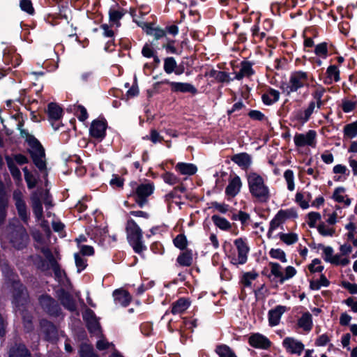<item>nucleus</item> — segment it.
Wrapping results in <instances>:
<instances>
[{
	"mask_svg": "<svg viewBox=\"0 0 357 357\" xmlns=\"http://www.w3.org/2000/svg\"><path fill=\"white\" fill-rule=\"evenodd\" d=\"M20 133L22 137H26V141L30 146L29 151L34 165L39 171L44 174V176H47V173L45 149L40 142L33 136L30 135L26 130H21Z\"/></svg>",
	"mask_w": 357,
	"mask_h": 357,
	"instance_id": "nucleus-1",
	"label": "nucleus"
},
{
	"mask_svg": "<svg viewBox=\"0 0 357 357\" xmlns=\"http://www.w3.org/2000/svg\"><path fill=\"white\" fill-rule=\"evenodd\" d=\"M6 238L17 250L25 248L29 241V235L26 229L21 225H10L6 228Z\"/></svg>",
	"mask_w": 357,
	"mask_h": 357,
	"instance_id": "nucleus-2",
	"label": "nucleus"
},
{
	"mask_svg": "<svg viewBox=\"0 0 357 357\" xmlns=\"http://www.w3.org/2000/svg\"><path fill=\"white\" fill-rule=\"evenodd\" d=\"M248 183L250 193L261 202H266L269 197V190L265 185L264 179L256 173H250Z\"/></svg>",
	"mask_w": 357,
	"mask_h": 357,
	"instance_id": "nucleus-3",
	"label": "nucleus"
},
{
	"mask_svg": "<svg viewBox=\"0 0 357 357\" xmlns=\"http://www.w3.org/2000/svg\"><path fill=\"white\" fill-rule=\"evenodd\" d=\"M11 287L15 310L29 307L31 301L26 287L19 280H13Z\"/></svg>",
	"mask_w": 357,
	"mask_h": 357,
	"instance_id": "nucleus-4",
	"label": "nucleus"
},
{
	"mask_svg": "<svg viewBox=\"0 0 357 357\" xmlns=\"http://www.w3.org/2000/svg\"><path fill=\"white\" fill-rule=\"evenodd\" d=\"M127 238L134 250L139 253L145 249L142 242V232L133 220H129L126 224Z\"/></svg>",
	"mask_w": 357,
	"mask_h": 357,
	"instance_id": "nucleus-5",
	"label": "nucleus"
},
{
	"mask_svg": "<svg viewBox=\"0 0 357 357\" xmlns=\"http://www.w3.org/2000/svg\"><path fill=\"white\" fill-rule=\"evenodd\" d=\"M38 302L42 309L50 316L59 317L61 308L58 302L48 294H42L38 297Z\"/></svg>",
	"mask_w": 357,
	"mask_h": 357,
	"instance_id": "nucleus-6",
	"label": "nucleus"
},
{
	"mask_svg": "<svg viewBox=\"0 0 357 357\" xmlns=\"http://www.w3.org/2000/svg\"><path fill=\"white\" fill-rule=\"evenodd\" d=\"M153 190L154 185L152 183H142L137 186L130 197H133L136 203L142 207L147 203V198L153 193Z\"/></svg>",
	"mask_w": 357,
	"mask_h": 357,
	"instance_id": "nucleus-7",
	"label": "nucleus"
},
{
	"mask_svg": "<svg viewBox=\"0 0 357 357\" xmlns=\"http://www.w3.org/2000/svg\"><path fill=\"white\" fill-rule=\"evenodd\" d=\"M307 81V75L305 73L296 72L291 75L289 82L282 86L287 94L296 91L298 89L303 87Z\"/></svg>",
	"mask_w": 357,
	"mask_h": 357,
	"instance_id": "nucleus-8",
	"label": "nucleus"
},
{
	"mask_svg": "<svg viewBox=\"0 0 357 357\" xmlns=\"http://www.w3.org/2000/svg\"><path fill=\"white\" fill-rule=\"evenodd\" d=\"M13 197L20 218L26 224L29 220V215L22 193L20 190H15Z\"/></svg>",
	"mask_w": 357,
	"mask_h": 357,
	"instance_id": "nucleus-9",
	"label": "nucleus"
},
{
	"mask_svg": "<svg viewBox=\"0 0 357 357\" xmlns=\"http://www.w3.org/2000/svg\"><path fill=\"white\" fill-rule=\"evenodd\" d=\"M57 297L61 304L68 310L74 312L77 310V304L73 296L63 289L57 291Z\"/></svg>",
	"mask_w": 357,
	"mask_h": 357,
	"instance_id": "nucleus-10",
	"label": "nucleus"
},
{
	"mask_svg": "<svg viewBox=\"0 0 357 357\" xmlns=\"http://www.w3.org/2000/svg\"><path fill=\"white\" fill-rule=\"evenodd\" d=\"M47 113L48 118L52 121V126L54 130H57L59 127L58 123L54 122L59 121L62 116L63 109L56 103L50 102L47 105Z\"/></svg>",
	"mask_w": 357,
	"mask_h": 357,
	"instance_id": "nucleus-11",
	"label": "nucleus"
},
{
	"mask_svg": "<svg viewBox=\"0 0 357 357\" xmlns=\"http://www.w3.org/2000/svg\"><path fill=\"white\" fill-rule=\"evenodd\" d=\"M83 318L86 322L88 330L95 335L100 333V324L91 310H86L83 314Z\"/></svg>",
	"mask_w": 357,
	"mask_h": 357,
	"instance_id": "nucleus-12",
	"label": "nucleus"
},
{
	"mask_svg": "<svg viewBox=\"0 0 357 357\" xmlns=\"http://www.w3.org/2000/svg\"><path fill=\"white\" fill-rule=\"evenodd\" d=\"M43 193V190L35 191L31 196L33 212L38 220H40L43 216V206L40 202Z\"/></svg>",
	"mask_w": 357,
	"mask_h": 357,
	"instance_id": "nucleus-13",
	"label": "nucleus"
},
{
	"mask_svg": "<svg viewBox=\"0 0 357 357\" xmlns=\"http://www.w3.org/2000/svg\"><path fill=\"white\" fill-rule=\"evenodd\" d=\"M161 83L169 84L173 92L190 93L192 94L197 92L196 88L189 83L169 82V80L162 81Z\"/></svg>",
	"mask_w": 357,
	"mask_h": 357,
	"instance_id": "nucleus-14",
	"label": "nucleus"
},
{
	"mask_svg": "<svg viewBox=\"0 0 357 357\" xmlns=\"http://www.w3.org/2000/svg\"><path fill=\"white\" fill-rule=\"evenodd\" d=\"M316 137V132L314 130H309L305 134H296L294 136V143L297 146H304L306 145L313 146Z\"/></svg>",
	"mask_w": 357,
	"mask_h": 357,
	"instance_id": "nucleus-15",
	"label": "nucleus"
},
{
	"mask_svg": "<svg viewBox=\"0 0 357 357\" xmlns=\"http://www.w3.org/2000/svg\"><path fill=\"white\" fill-rule=\"evenodd\" d=\"M31 354L24 344L15 342L8 351V357H31Z\"/></svg>",
	"mask_w": 357,
	"mask_h": 357,
	"instance_id": "nucleus-16",
	"label": "nucleus"
},
{
	"mask_svg": "<svg viewBox=\"0 0 357 357\" xmlns=\"http://www.w3.org/2000/svg\"><path fill=\"white\" fill-rule=\"evenodd\" d=\"M40 324L42 332L45 335L47 340L53 341L57 338V329L52 322L47 319H42Z\"/></svg>",
	"mask_w": 357,
	"mask_h": 357,
	"instance_id": "nucleus-17",
	"label": "nucleus"
},
{
	"mask_svg": "<svg viewBox=\"0 0 357 357\" xmlns=\"http://www.w3.org/2000/svg\"><path fill=\"white\" fill-rule=\"evenodd\" d=\"M249 343L253 347L262 349H268L271 344L267 337L259 333L252 335L249 338Z\"/></svg>",
	"mask_w": 357,
	"mask_h": 357,
	"instance_id": "nucleus-18",
	"label": "nucleus"
},
{
	"mask_svg": "<svg viewBox=\"0 0 357 357\" xmlns=\"http://www.w3.org/2000/svg\"><path fill=\"white\" fill-rule=\"evenodd\" d=\"M234 245H236L238 250V263L243 264L247 261V255L249 252V248L243 240V238H237L234 241Z\"/></svg>",
	"mask_w": 357,
	"mask_h": 357,
	"instance_id": "nucleus-19",
	"label": "nucleus"
},
{
	"mask_svg": "<svg viewBox=\"0 0 357 357\" xmlns=\"http://www.w3.org/2000/svg\"><path fill=\"white\" fill-rule=\"evenodd\" d=\"M282 344L285 349L291 354H298L300 355L304 349V345L302 342L292 337H286L283 340Z\"/></svg>",
	"mask_w": 357,
	"mask_h": 357,
	"instance_id": "nucleus-20",
	"label": "nucleus"
},
{
	"mask_svg": "<svg viewBox=\"0 0 357 357\" xmlns=\"http://www.w3.org/2000/svg\"><path fill=\"white\" fill-rule=\"evenodd\" d=\"M106 122L100 120H95L90 128L91 136L96 138H102L105 135Z\"/></svg>",
	"mask_w": 357,
	"mask_h": 357,
	"instance_id": "nucleus-21",
	"label": "nucleus"
},
{
	"mask_svg": "<svg viewBox=\"0 0 357 357\" xmlns=\"http://www.w3.org/2000/svg\"><path fill=\"white\" fill-rule=\"evenodd\" d=\"M29 307H22L15 310L18 312L22 319L23 325L26 332L29 333L33 329V316L28 310Z\"/></svg>",
	"mask_w": 357,
	"mask_h": 357,
	"instance_id": "nucleus-22",
	"label": "nucleus"
},
{
	"mask_svg": "<svg viewBox=\"0 0 357 357\" xmlns=\"http://www.w3.org/2000/svg\"><path fill=\"white\" fill-rule=\"evenodd\" d=\"M286 311V307L278 305L268 312V322L270 326H274L279 324L282 314Z\"/></svg>",
	"mask_w": 357,
	"mask_h": 357,
	"instance_id": "nucleus-23",
	"label": "nucleus"
},
{
	"mask_svg": "<svg viewBox=\"0 0 357 357\" xmlns=\"http://www.w3.org/2000/svg\"><path fill=\"white\" fill-rule=\"evenodd\" d=\"M242 183L239 176H235L229 182L228 185L226 188L225 192L227 195L234 197H235L241 188Z\"/></svg>",
	"mask_w": 357,
	"mask_h": 357,
	"instance_id": "nucleus-24",
	"label": "nucleus"
},
{
	"mask_svg": "<svg viewBox=\"0 0 357 357\" xmlns=\"http://www.w3.org/2000/svg\"><path fill=\"white\" fill-rule=\"evenodd\" d=\"M231 160L243 169H247L251 164V157L246 153L235 154Z\"/></svg>",
	"mask_w": 357,
	"mask_h": 357,
	"instance_id": "nucleus-25",
	"label": "nucleus"
},
{
	"mask_svg": "<svg viewBox=\"0 0 357 357\" xmlns=\"http://www.w3.org/2000/svg\"><path fill=\"white\" fill-rule=\"evenodd\" d=\"M113 296L114 300L124 307L127 306L130 303L131 296L126 290H115L113 293Z\"/></svg>",
	"mask_w": 357,
	"mask_h": 357,
	"instance_id": "nucleus-26",
	"label": "nucleus"
},
{
	"mask_svg": "<svg viewBox=\"0 0 357 357\" xmlns=\"http://www.w3.org/2000/svg\"><path fill=\"white\" fill-rule=\"evenodd\" d=\"M253 74L251 63L247 61H244L241 63V68L240 71L236 73L235 78L237 79H241L245 77H250Z\"/></svg>",
	"mask_w": 357,
	"mask_h": 357,
	"instance_id": "nucleus-27",
	"label": "nucleus"
},
{
	"mask_svg": "<svg viewBox=\"0 0 357 357\" xmlns=\"http://www.w3.org/2000/svg\"><path fill=\"white\" fill-rule=\"evenodd\" d=\"M7 199L3 190H0V226L2 225L6 218Z\"/></svg>",
	"mask_w": 357,
	"mask_h": 357,
	"instance_id": "nucleus-28",
	"label": "nucleus"
},
{
	"mask_svg": "<svg viewBox=\"0 0 357 357\" xmlns=\"http://www.w3.org/2000/svg\"><path fill=\"white\" fill-rule=\"evenodd\" d=\"M176 169L184 175H193L197 170L195 165L183 162L178 163L176 166Z\"/></svg>",
	"mask_w": 357,
	"mask_h": 357,
	"instance_id": "nucleus-29",
	"label": "nucleus"
},
{
	"mask_svg": "<svg viewBox=\"0 0 357 357\" xmlns=\"http://www.w3.org/2000/svg\"><path fill=\"white\" fill-rule=\"evenodd\" d=\"M177 262L182 266H190L192 263V254L190 250L183 252L178 257Z\"/></svg>",
	"mask_w": 357,
	"mask_h": 357,
	"instance_id": "nucleus-30",
	"label": "nucleus"
},
{
	"mask_svg": "<svg viewBox=\"0 0 357 357\" xmlns=\"http://www.w3.org/2000/svg\"><path fill=\"white\" fill-rule=\"evenodd\" d=\"M298 325L306 331H310L312 326V315L309 312L303 314L298 319Z\"/></svg>",
	"mask_w": 357,
	"mask_h": 357,
	"instance_id": "nucleus-31",
	"label": "nucleus"
},
{
	"mask_svg": "<svg viewBox=\"0 0 357 357\" xmlns=\"http://www.w3.org/2000/svg\"><path fill=\"white\" fill-rule=\"evenodd\" d=\"M8 167L10 172V174L12 176L15 180H20L21 179V172L18 167L15 165L13 160L8 155H6L5 157Z\"/></svg>",
	"mask_w": 357,
	"mask_h": 357,
	"instance_id": "nucleus-32",
	"label": "nucleus"
},
{
	"mask_svg": "<svg viewBox=\"0 0 357 357\" xmlns=\"http://www.w3.org/2000/svg\"><path fill=\"white\" fill-rule=\"evenodd\" d=\"M189 303L185 298H180L174 303L172 312L173 314H181L188 309Z\"/></svg>",
	"mask_w": 357,
	"mask_h": 357,
	"instance_id": "nucleus-33",
	"label": "nucleus"
},
{
	"mask_svg": "<svg viewBox=\"0 0 357 357\" xmlns=\"http://www.w3.org/2000/svg\"><path fill=\"white\" fill-rule=\"evenodd\" d=\"M280 93L275 89H270L268 93L262 96V100L266 105H271L279 99Z\"/></svg>",
	"mask_w": 357,
	"mask_h": 357,
	"instance_id": "nucleus-34",
	"label": "nucleus"
},
{
	"mask_svg": "<svg viewBox=\"0 0 357 357\" xmlns=\"http://www.w3.org/2000/svg\"><path fill=\"white\" fill-rule=\"evenodd\" d=\"M1 268L3 275L10 280V284L12 283L13 280H17L16 278L17 276L15 274L13 268L7 262H3L2 264L1 265Z\"/></svg>",
	"mask_w": 357,
	"mask_h": 357,
	"instance_id": "nucleus-35",
	"label": "nucleus"
},
{
	"mask_svg": "<svg viewBox=\"0 0 357 357\" xmlns=\"http://www.w3.org/2000/svg\"><path fill=\"white\" fill-rule=\"evenodd\" d=\"M211 219L214 224L221 229L227 230L231 227L230 223L225 218L214 215Z\"/></svg>",
	"mask_w": 357,
	"mask_h": 357,
	"instance_id": "nucleus-36",
	"label": "nucleus"
},
{
	"mask_svg": "<svg viewBox=\"0 0 357 357\" xmlns=\"http://www.w3.org/2000/svg\"><path fill=\"white\" fill-rule=\"evenodd\" d=\"M146 33L153 36L156 40L165 36V31L160 28H153L151 26L146 27Z\"/></svg>",
	"mask_w": 357,
	"mask_h": 357,
	"instance_id": "nucleus-37",
	"label": "nucleus"
},
{
	"mask_svg": "<svg viewBox=\"0 0 357 357\" xmlns=\"http://www.w3.org/2000/svg\"><path fill=\"white\" fill-rule=\"evenodd\" d=\"M176 64L173 57H167L164 61V70L166 73L170 74L176 69Z\"/></svg>",
	"mask_w": 357,
	"mask_h": 357,
	"instance_id": "nucleus-38",
	"label": "nucleus"
},
{
	"mask_svg": "<svg viewBox=\"0 0 357 357\" xmlns=\"http://www.w3.org/2000/svg\"><path fill=\"white\" fill-rule=\"evenodd\" d=\"M216 352L220 357H236L231 349L226 346L221 345L217 347Z\"/></svg>",
	"mask_w": 357,
	"mask_h": 357,
	"instance_id": "nucleus-39",
	"label": "nucleus"
},
{
	"mask_svg": "<svg viewBox=\"0 0 357 357\" xmlns=\"http://www.w3.org/2000/svg\"><path fill=\"white\" fill-rule=\"evenodd\" d=\"M73 110L81 121H84L88 118V114L85 107L82 105H75Z\"/></svg>",
	"mask_w": 357,
	"mask_h": 357,
	"instance_id": "nucleus-40",
	"label": "nucleus"
},
{
	"mask_svg": "<svg viewBox=\"0 0 357 357\" xmlns=\"http://www.w3.org/2000/svg\"><path fill=\"white\" fill-rule=\"evenodd\" d=\"M344 135L350 138L357 135V121L352 123L348 124L344 128Z\"/></svg>",
	"mask_w": 357,
	"mask_h": 357,
	"instance_id": "nucleus-41",
	"label": "nucleus"
},
{
	"mask_svg": "<svg viewBox=\"0 0 357 357\" xmlns=\"http://www.w3.org/2000/svg\"><path fill=\"white\" fill-rule=\"evenodd\" d=\"M174 245L179 248L180 250H185L186 248L188 241L186 239V237L184 234H178L176 236V237L174 239Z\"/></svg>",
	"mask_w": 357,
	"mask_h": 357,
	"instance_id": "nucleus-42",
	"label": "nucleus"
},
{
	"mask_svg": "<svg viewBox=\"0 0 357 357\" xmlns=\"http://www.w3.org/2000/svg\"><path fill=\"white\" fill-rule=\"evenodd\" d=\"M280 238L281 241H282L284 243L287 245H291L294 243H296L298 240L297 235L294 233L290 234H280Z\"/></svg>",
	"mask_w": 357,
	"mask_h": 357,
	"instance_id": "nucleus-43",
	"label": "nucleus"
},
{
	"mask_svg": "<svg viewBox=\"0 0 357 357\" xmlns=\"http://www.w3.org/2000/svg\"><path fill=\"white\" fill-rule=\"evenodd\" d=\"M258 276V273L255 271L248 272L243 274L241 282L245 287L251 285V280H255Z\"/></svg>",
	"mask_w": 357,
	"mask_h": 357,
	"instance_id": "nucleus-44",
	"label": "nucleus"
},
{
	"mask_svg": "<svg viewBox=\"0 0 357 357\" xmlns=\"http://www.w3.org/2000/svg\"><path fill=\"white\" fill-rule=\"evenodd\" d=\"M328 77L331 79L337 82L340 80V72L335 66H331L327 69Z\"/></svg>",
	"mask_w": 357,
	"mask_h": 357,
	"instance_id": "nucleus-45",
	"label": "nucleus"
},
{
	"mask_svg": "<svg viewBox=\"0 0 357 357\" xmlns=\"http://www.w3.org/2000/svg\"><path fill=\"white\" fill-rule=\"evenodd\" d=\"M271 257L278 259L282 262H286V257L284 252L280 249H271L269 252Z\"/></svg>",
	"mask_w": 357,
	"mask_h": 357,
	"instance_id": "nucleus-46",
	"label": "nucleus"
},
{
	"mask_svg": "<svg viewBox=\"0 0 357 357\" xmlns=\"http://www.w3.org/2000/svg\"><path fill=\"white\" fill-rule=\"evenodd\" d=\"M315 108V102H311L309 104L308 107L305 110L304 115L302 114L300 116L299 119L303 121L304 122H306L309 118L310 117L311 114L313 113L314 109Z\"/></svg>",
	"mask_w": 357,
	"mask_h": 357,
	"instance_id": "nucleus-47",
	"label": "nucleus"
},
{
	"mask_svg": "<svg viewBox=\"0 0 357 357\" xmlns=\"http://www.w3.org/2000/svg\"><path fill=\"white\" fill-rule=\"evenodd\" d=\"M284 176L287 181L288 189L289 190H293L294 188V173L291 170L288 169L285 171L284 174Z\"/></svg>",
	"mask_w": 357,
	"mask_h": 357,
	"instance_id": "nucleus-48",
	"label": "nucleus"
},
{
	"mask_svg": "<svg viewBox=\"0 0 357 357\" xmlns=\"http://www.w3.org/2000/svg\"><path fill=\"white\" fill-rule=\"evenodd\" d=\"M314 52L317 55L326 57L328 54L327 43H322L315 47Z\"/></svg>",
	"mask_w": 357,
	"mask_h": 357,
	"instance_id": "nucleus-49",
	"label": "nucleus"
},
{
	"mask_svg": "<svg viewBox=\"0 0 357 357\" xmlns=\"http://www.w3.org/2000/svg\"><path fill=\"white\" fill-rule=\"evenodd\" d=\"M75 264L77 268V271L81 272L86 266V261L79 255V254L75 255Z\"/></svg>",
	"mask_w": 357,
	"mask_h": 357,
	"instance_id": "nucleus-50",
	"label": "nucleus"
},
{
	"mask_svg": "<svg viewBox=\"0 0 357 357\" xmlns=\"http://www.w3.org/2000/svg\"><path fill=\"white\" fill-rule=\"evenodd\" d=\"M20 8L22 10L26 11L29 14L31 15L34 13V9L30 0H22L20 1Z\"/></svg>",
	"mask_w": 357,
	"mask_h": 357,
	"instance_id": "nucleus-51",
	"label": "nucleus"
},
{
	"mask_svg": "<svg viewBox=\"0 0 357 357\" xmlns=\"http://www.w3.org/2000/svg\"><path fill=\"white\" fill-rule=\"evenodd\" d=\"M109 21L114 23L119 24V20L122 17L123 13L119 10H110L109 12Z\"/></svg>",
	"mask_w": 357,
	"mask_h": 357,
	"instance_id": "nucleus-52",
	"label": "nucleus"
},
{
	"mask_svg": "<svg viewBox=\"0 0 357 357\" xmlns=\"http://www.w3.org/2000/svg\"><path fill=\"white\" fill-rule=\"evenodd\" d=\"M269 264L271 268V273L273 275H275L276 278H280V280L282 276V273L281 271L280 265L278 263H273V262H270Z\"/></svg>",
	"mask_w": 357,
	"mask_h": 357,
	"instance_id": "nucleus-53",
	"label": "nucleus"
},
{
	"mask_svg": "<svg viewBox=\"0 0 357 357\" xmlns=\"http://www.w3.org/2000/svg\"><path fill=\"white\" fill-rule=\"evenodd\" d=\"M296 273V269L293 266H287L285 269V275H282L280 280V283H283L285 280L289 279L295 275Z\"/></svg>",
	"mask_w": 357,
	"mask_h": 357,
	"instance_id": "nucleus-54",
	"label": "nucleus"
},
{
	"mask_svg": "<svg viewBox=\"0 0 357 357\" xmlns=\"http://www.w3.org/2000/svg\"><path fill=\"white\" fill-rule=\"evenodd\" d=\"M51 268H52L55 277L58 279H61L64 275V273L61 269L60 268V266L56 261H54V262L50 264Z\"/></svg>",
	"mask_w": 357,
	"mask_h": 357,
	"instance_id": "nucleus-55",
	"label": "nucleus"
},
{
	"mask_svg": "<svg viewBox=\"0 0 357 357\" xmlns=\"http://www.w3.org/2000/svg\"><path fill=\"white\" fill-rule=\"evenodd\" d=\"M321 218V215L317 212H311L308 214V225L310 227H315L316 222Z\"/></svg>",
	"mask_w": 357,
	"mask_h": 357,
	"instance_id": "nucleus-56",
	"label": "nucleus"
},
{
	"mask_svg": "<svg viewBox=\"0 0 357 357\" xmlns=\"http://www.w3.org/2000/svg\"><path fill=\"white\" fill-rule=\"evenodd\" d=\"M214 78L221 82H229V75L223 71H214Z\"/></svg>",
	"mask_w": 357,
	"mask_h": 357,
	"instance_id": "nucleus-57",
	"label": "nucleus"
},
{
	"mask_svg": "<svg viewBox=\"0 0 357 357\" xmlns=\"http://www.w3.org/2000/svg\"><path fill=\"white\" fill-rule=\"evenodd\" d=\"M355 107H356V102H354L347 100H344L342 101V109L346 113H348V112L354 110L355 109Z\"/></svg>",
	"mask_w": 357,
	"mask_h": 357,
	"instance_id": "nucleus-58",
	"label": "nucleus"
},
{
	"mask_svg": "<svg viewBox=\"0 0 357 357\" xmlns=\"http://www.w3.org/2000/svg\"><path fill=\"white\" fill-rule=\"evenodd\" d=\"M164 181L170 185H174L178 182V179L173 174L167 172L163 175Z\"/></svg>",
	"mask_w": 357,
	"mask_h": 357,
	"instance_id": "nucleus-59",
	"label": "nucleus"
},
{
	"mask_svg": "<svg viewBox=\"0 0 357 357\" xmlns=\"http://www.w3.org/2000/svg\"><path fill=\"white\" fill-rule=\"evenodd\" d=\"M81 357H98L88 346H83L80 351Z\"/></svg>",
	"mask_w": 357,
	"mask_h": 357,
	"instance_id": "nucleus-60",
	"label": "nucleus"
},
{
	"mask_svg": "<svg viewBox=\"0 0 357 357\" xmlns=\"http://www.w3.org/2000/svg\"><path fill=\"white\" fill-rule=\"evenodd\" d=\"M319 233L323 236H332L334 233L333 229H329L326 227L324 224H321L318 227Z\"/></svg>",
	"mask_w": 357,
	"mask_h": 357,
	"instance_id": "nucleus-61",
	"label": "nucleus"
},
{
	"mask_svg": "<svg viewBox=\"0 0 357 357\" xmlns=\"http://www.w3.org/2000/svg\"><path fill=\"white\" fill-rule=\"evenodd\" d=\"M344 192V188H337L335 189L333 193V198L335 199V201L340 203L344 202V197L340 195V193Z\"/></svg>",
	"mask_w": 357,
	"mask_h": 357,
	"instance_id": "nucleus-62",
	"label": "nucleus"
},
{
	"mask_svg": "<svg viewBox=\"0 0 357 357\" xmlns=\"http://www.w3.org/2000/svg\"><path fill=\"white\" fill-rule=\"evenodd\" d=\"M24 179L29 189H31L36 186V179L32 174L26 175V176H24Z\"/></svg>",
	"mask_w": 357,
	"mask_h": 357,
	"instance_id": "nucleus-63",
	"label": "nucleus"
},
{
	"mask_svg": "<svg viewBox=\"0 0 357 357\" xmlns=\"http://www.w3.org/2000/svg\"><path fill=\"white\" fill-rule=\"evenodd\" d=\"M342 286L347 289L351 294H357V284L354 283H350L349 282H343Z\"/></svg>",
	"mask_w": 357,
	"mask_h": 357,
	"instance_id": "nucleus-64",
	"label": "nucleus"
}]
</instances>
